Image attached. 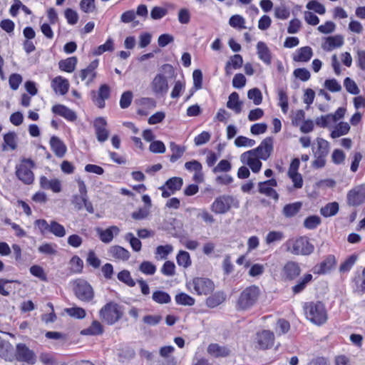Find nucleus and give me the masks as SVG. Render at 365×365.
Listing matches in <instances>:
<instances>
[{
    "mask_svg": "<svg viewBox=\"0 0 365 365\" xmlns=\"http://www.w3.org/2000/svg\"><path fill=\"white\" fill-rule=\"evenodd\" d=\"M163 319L162 316L156 314V315H152V314H148L143 317L142 321L144 324L155 327L159 324Z\"/></svg>",
    "mask_w": 365,
    "mask_h": 365,
    "instance_id": "obj_57",
    "label": "nucleus"
},
{
    "mask_svg": "<svg viewBox=\"0 0 365 365\" xmlns=\"http://www.w3.org/2000/svg\"><path fill=\"white\" fill-rule=\"evenodd\" d=\"M238 207V201L232 195H223L217 197L211 205L215 214H225L232 207Z\"/></svg>",
    "mask_w": 365,
    "mask_h": 365,
    "instance_id": "obj_8",
    "label": "nucleus"
},
{
    "mask_svg": "<svg viewBox=\"0 0 365 365\" xmlns=\"http://www.w3.org/2000/svg\"><path fill=\"white\" fill-rule=\"evenodd\" d=\"M17 148V135L15 132H9L4 135L2 150H14Z\"/></svg>",
    "mask_w": 365,
    "mask_h": 365,
    "instance_id": "obj_27",
    "label": "nucleus"
},
{
    "mask_svg": "<svg viewBox=\"0 0 365 365\" xmlns=\"http://www.w3.org/2000/svg\"><path fill=\"white\" fill-rule=\"evenodd\" d=\"M110 254L118 259L128 260L130 257V252L126 249L118 245L111 247Z\"/></svg>",
    "mask_w": 365,
    "mask_h": 365,
    "instance_id": "obj_35",
    "label": "nucleus"
},
{
    "mask_svg": "<svg viewBox=\"0 0 365 365\" xmlns=\"http://www.w3.org/2000/svg\"><path fill=\"white\" fill-rule=\"evenodd\" d=\"M183 185V180L180 177H172L169 178L165 183V186L175 194L176 191L181 189Z\"/></svg>",
    "mask_w": 365,
    "mask_h": 365,
    "instance_id": "obj_38",
    "label": "nucleus"
},
{
    "mask_svg": "<svg viewBox=\"0 0 365 365\" xmlns=\"http://www.w3.org/2000/svg\"><path fill=\"white\" fill-rule=\"evenodd\" d=\"M110 95V86L107 84L101 85L98 89V97L96 98V103L98 108H103L105 107V101L109 98Z\"/></svg>",
    "mask_w": 365,
    "mask_h": 365,
    "instance_id": "obj_28",
    "label": "nucleus"
},
{
    "mask_svg": "<svg viewBox=\"0 0 365 365\" xmlns=\"http://www.w3.org/2000/svg\"><path fill=\"white\" fill-rule=\"evenodd\" d=\"M358 259L356 255H350L344 262H342L339 267V272L341 273L348 272L351 270L352 267L356 263Z\"/></svg>",
    "mask_w": 365,
    "mask_h": 365,
    "instance_id": "obj_46",
    "label": "nucleus"
},
{
    "mask_svg": "<svg viewBox=\"0 0 365 365\" xmlns=\"http://www.w3.org/2000/svg\"><path fill=\"white\" fill-rule=\"evenodd\" d=\"M153 300L158 304H168L171 301L170 294L164 291L157 290L153 293Z\"/></svg>",
    "mask_w": 365,
    "mask_h": 365,
    "instance_id": "obj_42",
    "label": "nucleus"
},
{
    "mask_svg": "<svg viewBox=\"0 0 365 365\" xmlns=\"http://www.w3.org/2000/svg\"><path fill=\"white\" fill-rule=\"evenodd\" d=\"M51 148L55 155L62 158L66 153L67 148L64 143L58 137L52 136L50 139Z\"/></svg>",
    "mask_w": 365,
    "mask_h": 365,
    "instance_id": "obj_22",
    "label": "nucleus"
},
{
    "mask_svg": "<svg viewBox=\"0 0 365 365\" xmlns=\"http://www.w3.org/2000/svg\"><path fill=\"white\" fill-rule=\"evenodd\" d=\"M226 106L236 114H239L242 112V102L240 101L239 94L237 92H232L229 96Z\"/></svg>",
    "mask_w": 365,
    "mask_h": 365,
    "instance_id": "obj_25",
    "label": "nucleus"
},
{
    "mask_svg": "<svg viewBox=\"0 0 365 365\" xmlns=\"http://www.w3.org/2000/svg\"><path fill=\"white\" fill-rule=\"evenodd\" d=\"M74 291L76 297L82 301L91 299V287L84 279H79L76 281Z\"/></svg>",
    "mask_w": 365,
    "mask_h": 365,
    "instance_id": "obj_16",
    "label": "nucleus"
},
{
    "mask_svg": "<svg viewBox=\"0 0 365 365\" xmlns=\"http://www.w3.org/2000/svg\"><path fill=\"white\" fill-rule=\"evenodd\" d=\"M114 50V42L111 38H108L106 43L99 46L93 51V55H101L106 51L111 52Z\"/></svg>",
    "mask_w": 365,
    "mask_h": 365,
    "instance_id": "obj_44",
    "label": "nucleus"
},
{
    "mask_svg": "<svg viewBox=\"0 0 365 365\" xmlns=\"http://www.w3.org/2000/svg\"><path fill=\"white\" fill-rule=\"evenodd\" d=\"M125 239L130 242V245L134 251L139 252L141 250L142 243L140 240L135 237L132 232L127 233Z\"/></svg>",
    "mask_w": 365,
    "mask_h": 365,
    "instance_id": "obj_55",
    "label": "nucleus"
},
{
    "mask_svg": "<svg viewBox=\"0 0 365 365\" xmlns=\"http://www.w3.org/2000/svg\"><path fill=\"white\" fill-rule=\"evenodd\" d=\"M51 86L56 93L63 96L68 91L69 83L66 78L58 76L51 81Z\"/></svg>",
    "mask_w": 365,
    "mask_h": 365,
    "instance_id": "obj_19",
    "label": "nucleus"
},
{
    "mask_svg": "<svg viewBox=\"0 0 365 365\" xmlns=\"http://www.w3.org/2000/svg\"><path fill=\"white\" fill-rule=\"evenodd\" d=\"M313 51L309 46H303L297 50L293 56V60L296 62H307L312 57Z\"/></svg>",
    "mask_w": 365,
    "mask_h": 365,
    "instance_id": "obj_24",
    "label": "nucleus"
},
{
    "mask_svg": "<svg viewBox=\"0 0 365 365\" xmlns=\"http://www.w3.org/2000/svg\"><path fill=\"white\" fill-rule=\"evenodd\" d=\"M307 8L309 10H314L316 13L321 15L326 12L324 6L315 0L309 1L307 4Z\"/></svg>",
    "mask_w": 365,
    "mask_h": 365,
    "instance_id": "obj_63",
    "label": "nucleus"
},
{
    "mask_svg": "<svg viewBox=\"0 0 365 365\" xmlns=\"http://www.w3.org/2000/svg\"><path fill=\"white\" fill-rule=\"evenodd\" d=\"M56 245L51 243H44L38 247V250L40 253L52 255L56 253Z\"/></svg>",
    "mask_w": 365,
    "mask_h": 365,
    "instance_id": "obj_61",
    "label": "nucleus"
},
{
    "mask_svg": "<svg viewBox=\"0 0 365 365\" xmlns=\"http://www.w3.org/2000/svg\"><path fill=\"white\" fill-rule=\"evenodd\" d=\"M35 163L30 158H22L16 165L15 175L19 180L25 185H31L34 181V174L32 169Z\"/></svg>",
    "mask_w": 365,
    "mask_h": 365,
    "instance_id": "obj_5",
    "label": "nucleus"
},
{
    "mask_svg": "<svg viewBox=\"0 0 365 365\" xmlns=\"http://www.w3.org/2000/svg\"><path fill=\"white\" fill-rule=\"evenodd\" d=\"M107 121L103 117L96 118L93 122L95 134L99 143H104L108 139L110 131L107 128Z\"/></svg>",
    "mask_w": 365,
    "mask_h": 365,
    "instance_id": "obj_13",
    "label": "nucleus"
},
{
    "mask_svg": "<svg viewBox=\"0 0 365 365\" xmlns=\"http://www.w3.org/2000/svg\"><path fill=\"white\" fill-rule=\"evenodd\" d=\"M260 293V289L257 285H250L245 288L236 301V309L247 311L252 309L257 303Z\"/></svg>",
    "mask_w": 365,
    "mask_h": 365,
    "instance_id": "obj_3",
    "label": "nucleus"
},
{
    "mask_svg": "<svg viewBox=\"0 0 365 365\" xmlns=\"http://www.w3.org/2000/svg\"><path fill=\"white\" fill-rule=\"evenodd\" d=\"M225 300V293L223 292H217L207 298L205 304L209 308H215L224 302Z\"/></svg>",
    "mask_w": 365,
    "mask_h": 365,
    "instance_id": "obj_31",
    "label": "nucleus"
},
{
    "mask_svg": "<svg viewBox=\"0 0 365 365\" xmlns=\"http://www.w3.org/2000/svg\"><path fill=\"white\" fill-rule=\"evenodd\" d=\"M290 329L289 322L284 319H279L276 325L275 331L278 334H284Z\"/></svg>",
    "mask_w": 365,
    "mask_h": 365,
    "instance_id": "obj_59",
    "label": "nucleus"
},
{
    "mask_svg": "<svg viewBox=\"0 0 365 365\" xmlns=\"http://www.w3.org/2000/svg\"><path fill=\"white\" fill-rule=\"evenodd\" d=\"M336 260L333 255H329L319 264H316L312 271L314 274L322 275L329 273L336 266Z\"/></svg>",
    "mask_w": 365,
    "mask_h": 365,
    "instance_id": "obj_14",
    "label": "nucleus"
},
{
    "mask_svg": "<svg viewBox=\"0 0 365 365\" xmlns=\"http://www.w3.org/2000/svg\"><path fill=\"white\" fill-rule=\"evenodd\" d=\"M344 86L347 92H349V93L352 95H357L359 93L360 91L356 83L349 77L345 78V79L344 80Z\"/></svg>",
    "mask_w": 365,
    "mask_h": 365,
    "instance_id": "obj_51",
    "label": "nucleus"
},
{
    "mask_svg": "<svg viewBox=\"0 0 365 365\" xmlns=\"http://www.w3.org/2000/svg\"><path fill=\"white\" fill-rule=\"evenodd\" d=\"M247 97L253 101L256 106H259L262 102V94L261 91L257 88H254L248 91Z\"/></svg>",
    "mask_w": 365,
    "mask_h": 365,
    "instance_id": "obj_48",
    "label": "nucleus"
},
{
    "mask_svg": "<svg viewBox=\"0 0 365 365\" xmlns=\"http://www.w3.org/2000/svg\"><path fill=\"white\" fill-rule=\"evenodd\" d=\"M284 238V234L280 231H270L265 237V242L270 245L275 242H279Z\"/></svg>",
    "mask_w": 365,
    "mask_h": 365,
    "instance_id": "obj_52",
    "label": "nucleus"
},
{
    "mask_svg": "<svg viewBox=\"0 0 365 365\" xmlns=\"http://www.w3.org/2000/svg\"><path fill=\"white\" fill-rule=\"evenodd\" d=\"M177 304L182 306H192L195 303V299L189 294L180 292L175 297Z\"/></svg>",
    "mask_w": 365,
    "mask_h": 365,
    "instance_id": "obj_41",
    "label": "nucleus"
},
{
    "mask_svg": "<svg viewBox=\"0 0 365 365\" xmlns=\"http://www.w3.org/2000/svg\"><path fill=\"white\" fill-rule=\"evenodd\" d=\"M326 43L327 47L324 46V48L331 51L335 48L341 47L344 44V38L341 35L329 36L326 38Z\"/></svg>",
    "mask_w": 365,
    "mask_h": 365,
    "instance_id": "obj_37",
    "label": "nucleus"
},
{
    "mask_svg": "<svg viewBox=\"0 0 365 365\" xmlns=\"http://www.w3.org/2000/svg\"><path fill=\"white\" fill-rule=\"evenodd\" d=\"M207 352L215 357H226L230 355V350L226 346L217 344H211L207 347Z\"/></svg>",
    "mask_w": 365,
    "mask_h": 365,
    "instance_id": "obj_29",
    "label": "nucleus"
},
{
    "mask_svg": "<svg viewBox=\"0 0 365 365\" xmlns=\"http://www.w3.org/2000/svg\"><path fill=\"white\" fill-rule=\"evenodd\" d=\"M257 51L259 58L265 64L271 63L272 56L269 48L263 41H259L257 44Z\"/></svg>",
    "mask_w": 365,
    "mask_h": 365,
    "instance_id": "obj_23",
    "label": "nucleus"
},
{
    "mask_svg": "<svg viewBox=\"0 0 365 365\" xmlns=\"http://www.w3.org/2000/svg\"><path fill=\"white\" fill-rule=\"evenodd\" d=\"M49 233H51L58 237H63L66 235V230L62 225L59 224L56 221L52 220L50 222Z\"/></svg>",
    "mask_w": 365,
    "mask_h": 365,
    "instance_id": "obj_45",
    "label": "nucleus"
},
{
    "mask_svg": "<svg viewBox=\"0 0 365 365\" xmlns=\"http://www.w3.org/2000/svg\"><path fill=\"white\" fill-rule=\"evenodd\" d=\"M14 359L19 362L33 365L36 361V356L34 351L30 349L25 344L19 343L16 346Z\"/></svg>",
    "mask_w": 365,
    "mask_h": 365,
    "instance_id": "obj_10",
    "label": "nucleus"
},
{
    "mask_svg": "<svg viewBox=\"0 0 365 365\" xmlns=\"http://www.w3.org/2000/svg\"><path fill=\"white\" fill-rule=\"evenodd\" d=\"M350 125L346 122H340L331 132L330 136L331 138H337L342 135H346L350 130Z\"/></svg>",
    "mask_w": 365,
    "mask_h": 365,
    "instance_id": "obj_34",
    "label": "nucleus"
},
{
    "mask_svg": "<svg viewBox=\"0 0 365 365\" xmlns=\"http://www.w3.org/2000/svg\"><path fill=\"white\" fill-rule=\"evenodd\" d=\"M96 231L103 242L109 243L113 240L114 235H118L120 229L117 226L113 225L106 230L96 227Z\"/></svg>",
    "mask_w": 365,
    "mask_h": 365,
    "instance_id": "obj_20",
    "label": "nucleus"
},
{
    "mask_svg": "<svg viewBox=\"0 0 365 365\" xmlns=\"http://www.w3.org/2000/svg\"><path fill=\"white\" fill-rule=\"evenodd\" d=\"M133 100V93L130 91L123 93L120 99V106L121 108L125 109L128 108Z\"/></svg>",
    "mask_w": 365,
    "mask_h": 365,
    "instance_id": "obj_60",
    "label": "nucleus"
},
{
    "mask_svg": "<svg viewBox=\"0 0 365 365\" xmlns=\"http://www.w3.org/2000/svg\"><path fill=\"white\" fill-rule=\"evenodd\" d=\"M287 250L294 255H309L314 252V247L308 237L302 236L293 241L292 247H289Z\"/></svg>",
    "mask_w": 365,
    "mask_h": 365,
    "instance_id": "obj_9",
    "label": "nucleus"
},
{
    "mask_svg": "<svg viewBox=\"0 0 365 365\" xmlns=\"http://www.w3.org/2000/svg\"><path fill=\"white\" fill-rule=\"evenodd\" d=\"M139 270L145 274L153 275L156 272V267L149 261H143L139 266Z\"/></svg>",
    "mask_w": 365,
    "mask_h": 365,
    "instance_id": "obj_53",
    "label": "nucleus"
},
{
    "mask_svg": "<svg viewBox=\"0 0 365 365\" xmlns=\"http://www.w3.org/2000/svg\"><path fill=\"white\" fill-rule=\"evenodd\" d=\"M177 263L179 266L187 268L191 265V259L189 252L180 250L176 256Z\"/></svg>",
    "mask_w": 365,
    "mask_h": 365,
    "instance_id": "obj_43",
    "label": "nucleus"
},
{
    "mask_svg": "<svg viewBox=\"0 0 365 365\" xmlns=\"http://www.w3.org/2000/svg\"><path fill=\"white\" fill-rule=\"evenodd\" d=\"M39 183L42 189L50 190L56 193L60 192L62 190L61 182L57 178L48 179L46 176H41Z\"/></svg>",
    "mask_w": 365,
    "mask_h": 365,
    "instance_id": "obj_18",
    "label": "nucleus"
},
{
    "mask_svg": "<svg viewBox=\"0 0 365 365\" xmlns=\"http://www.w3.org/2000/svg\"><path fill=\"white\" fill-rule=\"evenodd\" d=\"M339 210V203L336 202L327 203L320 209V213L325 217H332L337 214Z\"/></svg>",
    "mask_w": 365,
    "mask_h": 365,
    "instance_id": "obj_36",
    "label": "nucleus"
},
{
    "mask_svg": "<svg viewBox=\"0 0 365 365\" xmlns=\"http://www.w3.org/2000/svg\"><path fill=\"white\" fill-rule=\"evenodd\" d=\"M322 222L321 218L317 215H310L304 221V226L308 230L316 229Z\"/></svg>",
    "mask_w": 365,
    "mask_h": 365,
    "instance_id": "obj_47",
    "label": "nucleus"
},
{
    "mask_svg": "<svg viewBox=\"0 0 365 365\" xmlns=\"http://www.w3.org/2000/svg\"><path fill=\"white\" fill-rule=\"evenodd\" d=\"M118 279L128 287H133L135 285V282L131 277L130 273L128 270L124 269L118 272Z\"/></svg>",
    "mask_w": 365,
    "mask_h": 365,
    "instance_id": "obj_49",
    "label": "nucleus"
},
{
    "mask_svg": "<svg viewBox=\"0 0 365 365\" xmlns=\"http://www.w3.org/2000/svg\"><path fill=\"white\" fill-rule=\"evenodd\" d=\"M273 151V138H265L257 148L243 153L240 161L247 165L254 173L260 171L262 163L260 160H267Z\"/></svg>",
    "mask_w": 365,
    "mask_h": 365,
    "instance_id": "obj_1",
    "label": "nucleus"
},
{
    "mask_svg": "<svg viewBox=\"0 0 365 365\" xmlns=\"http://www.w3.org/2000/svg\"><path fill=\"white\" fill-rule=\"evenodd\" d=\"M51 110L54 114L63 117L70 122H73L77 118V115L73 110L62 104L54 105Z\"/></svg>",
    "mask_w": 365,
    "mask_h": 365,
    "instance_id": "obj_17",
    "label": "nucleus"
},
{
    "mask_svg": "<svg viewBox=\"0 0 365 365\" xmlns=\"http://www.w3.org/2000/svg\"><path fill=\"white\" fill-rule=\"evenodd\" d=\"M255 140L243 135L237 136L235 140V145L237 148L252 147L255 145Z\"/></svg>",
    "mask_w": 365,
    "mask_h": 365,
    "instance_id": "obj_50",
    "label": "nucleus"
},
{
    "mask_svg": "<svg viewBox=\"0 0 365 365\" xmlns=\"http://www.w3.org/2000/svg\"><path fill=\"white\" fill-rule=\"evenodd\" d=\"M302 269L298 262L288 261L282 269V277L285 281H294L301 274Z\"/></svg>",
    "mask_w": 365,
    "mask_h": 365,
    "instance_id": "obj_12",
    "label": "nucleus"
},
{
    "mask_svg": "<svg viewBox=\"0 0 365 365\" xmlns=\"http://www.w3.org/2000/svg\"><path fill=\"white\" fill-rule=\"evenodd\" d=\"M158 73L153 79L150 86L153 92L156 95H164L169 89L168 79L175 78L174 67L169 63H165L159 68Z\"/></svg>",
    "mask_w": 365,
    "mask_h": 365,
    "instance_id": "obj_2",
    "label": "nucleus"
},
{
    "mask_svg": "<svg viewBox=\"0 0 365 365\" xmlns=\"http://www.w3.org/2000/svg\"><path fill=\"white\" fill-rule=\"evenodd\" d=\"M313 280L312 274L309 273H307L304 274V276L300 278L297 284L292 287V292L293 294H298L302 292L312 281Z\"/></svg>",
    "mask_w": 365,
    "mask_h": 365,
    "instance_id": "obj_26",
    "label": "nucleus"
},
{
    "mask_svg": "<svg viewBox=\"0 0 365 365\" xmlns=\"http://www.w3.org/2000/svg\"><path fill=\"white\" fill-rule=\"evenodd\" d=\"M72 203L78 210L86 207L88 212H91V205L88 202V196L76 195L73 197Z\"/></svg>",
    "mask_w": 365,
    "mask_h": 365,
    "instance_id": "obj_33",
    "label": "nucleus"
},
{
    "mask_svg": "<svg viewBox=\"0 0 365 365\" xmlns=\"http://www.w3.org/2000/svg\"><path fill=\"white\" fill-rule=\"evenodd\" d=\"M31 274L40 279L41 281L46 282L47 277L43 269L39 265H33L30 267Z\"/></svg>",
    "mask_w": 365,
    "mask_h": 365,
    "instance_id": "obj_62",
    "label": "nucleus"
},
{
    "mask_svg": "<svg viewBox=\"0 0 365 365\" xmlns=\"http://www.w3.org/2000/svg\"><path fill=\"white\" fill-rule=\"evenodd\" d=\"M302 207V202H295L293 203L287 204L282 209V214L287 218L292 217L300 211Z\"/></svg>",
    "mask_w": 365,
    "mask_h": 365,
    "instance_id": "obj_30",
    "label": "nucleus"
},
{
    "mask_svg": "<svg viewBox=\"0 0 365 365\" xmlns=\"http://www.w3.org/2000/svg\"><path fill=\"white\" fill-rule=\"evenodd\" d=\"M274 334L269 330H263L258 332L256 336V343L259 349L265 350L273 346Z\"/></svg>",
    "mask_w": 365,
    "mask_h": 365,
    "instance_id": "obj_15",
    "label": "nucleus"
},
{
    "mask_svg": "<svg viewBox=\"0 0 365 365\" xmlns=\"http://www.w3.org/2000/svg\"><path fill=\"white\" fill-rule=\"evenodd\" d=\"M324 87L331 92H339L341 90V86L335 78L327 79L324 82Z\"/></svg>",
    "mask_w": 365,
    "mask_h": 365,
    "instance_id": "obj_64",
    "label": "nucleus"
},
{
    "mask_svg": "<svg viewBox=\"0 0 365 365\" xmlns=\"http://www.w3.org/2000/svg\"><path fill=\"white\" fill-rule=\"evenodd\" d=\"M317 149L314 153V155H322L327 157L329 151V143L322 138H317Z\"/></svg>",
    "mask_w": 365,
    "mask_h": 365,
    "instance_id": "obj_39",
    "label": "nucleus"
},
{
    "mask_svg": "<svg viewBox=\"0 0 365 365\" xmlns=\"http://www.w3.org/2000/svg\"><path fill=\"white\" fill-rule=\"evenodd\" d=\"M123 311V306L114 302H110L102 307L100 314L103 321L109 325H113L122 318Z\"/></svg>",
    "mask_w": 365,
    "mask_h": 365,
    "instance_id": "obj_6",
    "label": "nucleus"
},
{
    "mask_svg": "<svg viewBox=\"0 0 365 365\" xmlns=\"http://www.w3.org/2000/svg\"><path fill=\"white\" fill-rule=\"evenodd\" d=\"M77 63V58L76 57H69L64 60H61L58 62V66L60 70L67 72L72 73L75 68Z\"/></svg>",
    "mask_w": 365,
    "mask_h": 365,
    "instance_id": "obj_32",
    "label": "nucleus"
},
{
    "mask_svg": "<svg viewBox=\"0 0 365 365\" xmlns=\"http://www.w3.org/2000/svg\"><path fill=\"white\" fill-rule=\"evenodd\" d=\"M69 264L71 272L74 273L81 272L83 267V260L78 256L73 257Z\"/></svg>",
    "mask_w": 365,
    "mask_h": 365,
    "instance_id": "obj_56",
    "label": "nucleus"
},
{
    "mask_svg": "<svg viewBox=\"0 0 365 365\" xmlns=\"http://www.w3.org/2000/svg\"><path fill=\"white\" fill-rule=\"evenodd\" d=\"M187 287L192 293H195L198 295H207L214 290L215 284L208 278L195 277L192 281L187 283Z\"/></svg>",
    "mask_w": 365,
    "mask_h": 365,
    "instance_id": "obj_7",
    "label": "nucleus"
},
{
    "mask_svg": "<svg viewBox=\"0 0 365 365\" xmlns=\"http://www.w3.org/2000/svg\"><path fill=\"white\" fill-rule=\"evenodd\" d=\"M14 354V347L11 343L6 340H0V357L8 361H13Z\"/></svg>",
    "mask_w": 365,
    "mask_h": 365,
    "instance_id": "obj_21",
    "label": "nucleus"
},
{
    "mask_svg": "<svg viewBox=\"0 0 365 365\" xmlns=\"http://www.w3.org/2000/svg\"><path fill=\"white\" fill-rule=\"evenodd\" d=\"M170 148L173 152V154L170 156V161L171 163L176 162L182 156L184 152L185 151V147H181L180 145H177L174 142H171L170 143Z\"/></svg>",
    "mask_w": 365,
    "mask_h": 365,
    "instance_id": "obj_40",
    "label": "nucleus"
},
{
    "mask_svg": "<svg viewBox=\"0 0 365 365\" xmlns=\"http://www.w3.org/2000/svg\"><path fill=\"white\" fill-rule=\"evenodd\" d=\"M347 205L359 207L365 202V184L357 185L350 190L346 195Z\"/></svg>",
    "mask_w": 365,
    "mask_h": 365,
    "instance_id": "obj_11",
    "label": "nucleus"
},
{
    "mask_svg": "<svg viewBox=\"0 0 365 365\" xmlns=\"http://www.w3.org/2000/svg\"><path fill=\"white\" fill-rule=\"evenodd\" d=\"M304 309L307 319L317 325H322L327 321V312L324 303L320 301L306 302Z\"/></svg>",
    "mask_w": 365,
    "mask_h": 365,
    "instance_id": "obj_4",
    "label": "nucleus"
},
{
    "mask_svg": "<svg viewBox=\"0 0 365 365\" xmlns=\"http://www.w3.org/2000/svg\"><path fill=\"white\" fill-rule=\"evenodd\" d=\"M65 312L70 317L76 319H83L86 317V311L81 307H71L65 309Z\"/></svg>",
    "mask_w": 365,
    "mask_h": 365,
    "instance_id": "obj_54",
    "label": "nucleus"
},
{
    "mask_svg": "<svg viewBox=\"0 0 365 365\" xmlns=\"http://www.w3.org/2000/svg\"><path fill=\"white\" fill-rule=\"evenodd\" d=\"M193 87L192 89L197 91L202 86V73L200 69H195L192 73Z\"/></svg>",
    "mask_w": 365,
    "mask_h": 365,
    "instance_id": "obj_58",
    "label": "nucleus"
}]
</instances>
